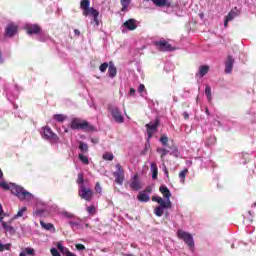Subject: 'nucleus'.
<instances>
[{
	"label": "nucleus",
	"instance_id": "15",
	"mask_svg": "<svg viewBox=\"0 0 256 256\" xmlns=\"http://www.w3.org/2000/svg\"><path fill=\"white\" fill-rule=\"evenodd\" d=\"M233 65H235V59L233 56H228L225 62V73L229 75L233 71Z\"/></svg>",
	"mask_w": 256,
	"mask_h": 256
},
{
	"label": "nucleus",
	"instance_id": "32",
	"mask_svg": "<svg viewBox=\"0 0 256 256\" xmlns=\"http://www.w3.org/2000/svg\"><path fill=\"white\" fill-rule=\"evenodd\" d=\"M47 39H49V35L45 34V32H43V30L38 34L37 40L38 41H47Z\"/></svg>",
	"mask_w": 256,
	"mask_h": 256
},
{
	"label": "nucleus",
	"instance_id": "23",
	"mask_svg": "<svg viewBox=\"0 0 256 256\" xmlns=\"http://www.w3.org/2000/svg\"><path fill=\"white\" fill-rule=\"evenodd\" d=\"M138 201H141L142 203H147L151 200V196L145 192H140L137 196Z\"/></svg>",
	"mask_w": 256,
	"mask_h": 256
},
{
	"label": "nucleus",
	"instance_id": "3",
	"mask_svg": "<svg viewBox=\"0 0 256 256\" xmlns=\"http://www.w3.org/2000/svg\"><path fill=\"white\" fill-rule=\"evenodd\" d=\"M160 193H162L163 197H165L166 200H163V198L159 196H153L152 201H156L160 206L159 207H173V203H171V191L167 186L162 185L159 189Z\"/></svg>",
	"mask_w": 256,
	"mask_h": 256
},
{
	"label": "nucleus",
	"instance_id": "61",
	"mask_svg": "<svg viewBox=\"0 0 256 256\" xmlns=\"http://www.w3.org/2000/svg\"><path fill=\"white\" fill-rule=\"evenodd\" d=\"M1 177H3V171H1V169H0V179H1Z\"/></svg>",
	"mask_w": 256,
	"mask_h": 256
},
{
	"label": "nucleus",
	"instance_id": "47",
	"mask_svg": "<svg viewBox=\"0 0 256 256\" xmlns=\"http://www.w3.org/2000/svg\"><path fill=\"white\" fill-rule=\"evenodd\" d=\"M75 247L77 251H85V245L83 244H76Z\"/></svg>",
	"mask_w": 256,
	"mask_h": 256
},
{
	"label": "nucleus",
	"instance_id": "52",
	"mask_svg": "<svg viewBox=\"0 0 256 256\" xmlns=\"http://www.w3.org/2000/svg\"><path fill=\"white\" fill-rule=\"evenodd\" d=\"M143 193H151V186H147Z\"/></svg>",
	"mask_w": 256,
	"mask_h": 256
},
{
	"label": "nucleus",
	"instance_id": "57",
	"mask_svg": "<svg viewBox=\"0 0 256 256\" xmlns=\"http://www.w3.org/2000/svg\"><path fill=\"white\" fill-rule=\"evenodd\" d=\"M205 113H206V115H211V113L209 112V108L205 109Z\"/></svg>",
	"mask_w": 256,
	"mask_h": 256
},
{
	"label": "nucleus",
	"instance_id": "21",
	"mask_svg": "<svg viewBox=\"0 0 256 256\" xmlns=\"http://www.w3.org/2000/svg\"><path fill=\"white\" fill-rule=\"evenodd\" d=\"M68 224L70 225L71 229H73L74 231H77V229H83L80 219L71 220L68 222Z\"/></svg>",
	"mask_w": 256,
	"mask_h": 256
},
{
	"label": "nucleus",
	"instance_id": "18",
	"mask_svg": "<svg viewBox=\"0 0 256 256\" xmlns=\"http://www.w3.org/2000/svg\"><path fill=\"white\" fill-rule=\"evenodd\" d=\"M108 76L110 79H115V77H117V67H115V64L111 61L109 62Z\"/></svg>",
	"mask_w": 256,
	"mask_h": 256
},
{
	"label": "nucleus",
	"instance_id": "43",
	"mask_svg": "<svg viewBox=\"0 0 256 256\" xmlns=\"http://www.w3.org/2000/svg\"><path fill=\"white\" fill-rule=\"evenodd\" d=\"M107 67L109 68V63L104 62L100 65L99 70L101 73H105L107 71Z\"/></svg>",
	"mask_w": 256,
	"mask_h": 256
},
{
	"label": "nucleus",
	"instance_id": "1",
	"mask_svg": "<svg viewBox=\"0 0 256 256\" xmlns=\"http://www.w3.org/2000/svg\"><path fill=\"white\" fill-rule=\"evenodd\" d=\"M0 187L5 191H11L13 195L18 197L20 201H33L34 196L31 192L25 190V188L16 185L15 183H7L5 181L0 182Z\"/></svg>",
	"mask_w": 256,
	"mask_h": 256
},
{
	"label": "nucleus",
	"instance_id": "17",
	"mask_svg": "<svg viewBox=\"0 0 256 256\" xmlns=\"http://www.w3.org/2000/svg\"><path fill=\"white\" fill-rule=\"evenodd\" d=\"M83 15L87 16V15H92V17H94V21L95 23L98 25L99 24V11L95 10V8L91 7L89 10H87L86 12H83Z\"/></svg>",
	"mask_w": 256,
	"mask_h": 256
},
{
	"label": "nucleus",
	"instance_id": "59",
	"mask_svg": "<svg viewBox=\"0 0 256 256\" xmlns=\"http://www.w3.org/2000/svg\"><path fill=\"white\" fill-rule=\"evenodd\" d=\"M173 101H174L175 103H177L178 99H177L176 96L173 97Z\"/></svg>",
	"mask_w": 256,
	"mask_h": 256
},
{
	"label": "nucleus",
	"instance_id": "48",
	"mask_svg": "<svg viewBox=\"0 0 256 256\" xmlns=\"http://www.w3.org/2000/svg\"><path fill=\"white\" fill-rule=\"evenodd\" d=\"M138 93H141V94L145 93V85H143V84L139 85Z\"/></svg>",
	"mask_w": 256,
	"mask_h": 256
},
{
	"label": "nucleus",
	"instance_id": "20",
	"mask_svg": "<svg viewBox=\"0 0 256 256\" xmlns=\"http://www.w3.org/2000/svg\"><path fill=\"white\" fill-rule=\"evenodd\" d=\"M156 7H171L169 0H150Z\"/></svg>",
	"mask_w": 256,
	"mask_h": 256
},
{
	"label": "nucleus",
	"instance_id": "5",
	"mask_svg": "<svg viewBox=\"0 0 256 256\" xmlns=\"http://www.w3.org/2000/svg\"><path fill=\"white\" fill-rule=\"evenodd\" d=\"M42 135V139H46L47 141H51L52 143H59V136L51 130V127H42L40 131Z\"/></svg>",
	"mask_w": 256,
	"mask_h": 256
},
{
	"label": "nucleus",
	"instance_id": "27",
	"mask_svg": "<svg viewBox=\"0 0 256 256\" xmlns=\"http://www.w3.org/2000/svg\"><path fill=\"white\" fill-rule=\"evenodd\" d=\"M90 5H91V2L89 0H82L80 2V7L81 9H83L84 13H86V11L91 9Z\"/></svg>",
	"mask_w": 256,
	"mask_h": 256
},
{
	"label": "nucleus",
	"instance_id": "29",
	"mask_svg": "<svg viewBox=\"0 0 256 256\" xmlns=\"http://www.w3.org/2000/svg\"><path fill=\"white\" fill-rule=\"evenodd\" d=\"M79 149L83 155V153H87V151H89V145H87V143H85V142H80Z\"/></svg>",
	"mask_w": 256,
	"mask_h": 256
},
{
	"label": "nucleus",
	"instance_id": "49",
	"mask_svg": "<svg viewBox=\"0 0 256 256\" xmlns=\"http://www.w3.org/2000/svg\"><path fill=\"white\" fill-rule=\"evenodd\" d=\"M129 95L130 97H135V88H130Z\"/></svg>",
	"mask_w": 256,
	"mask_h": 256
},
{
	"label": "nucleus",
	"instance_id": "24",
	"mask_svg": "<svg viewBox=\"0 0 256 256\" xmlns=\"http://www.w3.org/2000/svg\"><path fill=\"white\" fill-rule=\"evenodd\" d=\"M150 171L152 173V179H157V175H159V169L157 168V164L155 162L150 164Z\"/></svg>",
	"mask_w": 256,
	"mask_h": 256
},
{
	"label": "nucleus",
	"instance_id": "34",
	"mask_svg": "<svg viewBox=\"0 0 256 256\" xmlns=\"http://www.w3.org/2000/svg\"><path fill=\"white\" fill-rule=\"evenodd\" d=\"M239 13L235 12V10H231L228 15L226 16L228 21H233L235 17H237Z\"/></svg>",
	"mask_w": 256,
	"mask_h": 256
},
{
	"label": "nucleus",
	"instance_id": "62",
	"mask_svg": "<svg viewBox=\"0 0 256 256\" xmlns=\"http://www.w3.org/2000/svg\"><path fill=\"white\" fill-rule=\"evenodd\" d=\"M231 248H232V249H235V244H232V245H231Z\"/></svg>",
	"mask_w": 256,
	"mask_h": 256
},
{
	"label": "nucleus",
	"instance_id": "26",
	"mask_svg": "<svg viewBox=\"0 0 256 256\" xmlns=\"http://www.w3.org/2000/svg\"><path fill=\"white\" fill-rule=\"evenodd\" d=\"M164 209H171V207H163V206H158L155 208L154 213L157 217H163V213H165Z\"/></svg>",
	"mask_w": 256,
	"mask_h": 256
},
{
	"label": "nucleus",
	"instance_id": "44",
	"mask_svg": "<svg viewBox=\"0 0 256 256\" xmlns=\"http://www.w3.org/2000/svg\"><path fill=\"white\" fill-rule=\"evenodd\" d=\"M25 255H32V256H34L35 255V250L33 249V248H30V247H28V248H25Z\"/></svg>",
	"mask_w": 256,
	"mask_h": 256
},
{
	"label": "nucleus",
	"instance_id": "33",
	"mask_svg": "<svg viewBox=\"0 0 256 256\" xmlns=\"http://www.w3.org/2000/svg\"><path fill=\"white\" fill-rule=\"evenodd\" d=\"M3 251H11V243H0V253H3Z\"/></svg>",
	"mask_w": 256,
	"mask_h": 256
},
{
	"label": "nucleus",
	"instance_id": "35",
	"mask_svg": "<svg viewBox=\"0 0 256 256\" xmlns=\"http://www.w3.org/2000/svg\"><path fill=\"white\" fill-rule=\"evenodd\" d=\"M78 158L80 159V161L82 163H84V165H89V158L87 156L83 155V153H80L78 155Z\"/></svg>",
	"mask_w": 256,
	"mask_h": 256
},
{
	"label": "nucleus",
	"instance_id": "9",
	"mask_svg": "<svg viewBox=\"0 0 256 256\" xmlns=\"http://www.w3.org/2000/svg\"><path fill=\"white\" fill-rule=\"evenodd\" d=\"M113 175L115 177V183L123 185V181H125V170H123L121 164H116V171Z\"/></svg>",
	"mask_w": 256,
	"mask_h": 256
},
{
	"label": "nucleus",
	"instance_id": "51",
	"mask_svg": "<svg viewBox=\"0 0 256 256\" xmlns=\"http://www.w3.org/2000/svg\"><path fill=\"white\" fill-rule=\"evenodd\" d=\"M3 219V206L0 204V221Z\"/></svg>",
	"mask_w": 256,
	"mask_h": 256
},
{
	"label": "nucleus",
	"instance_id": "7",
	"mask_svg": "<svg viewBox=\"0 0 256 256\" xmlns=\"http://www.w3.org/2000/svg\"><path fill=\"white\" fill-rule=\"evenodd\" d=\"M177 237L178 239H181L188 245L190 249H193L195 247V241L193 240V235H191L189 232H185L183 230L177 231Z\"/></svg>",
	"mask_w": 256,
	"mask_h": 256
},
{
	"label": "nucleus",
	"instance_id": "13",
	"mask_svg": "<svg viewBox=\"0 0 256 256\" xmlns=\"http://www.w3.org/2000/svg\"><path fill=\"white\" fill-rule=\"evenodd\" d=\"M130 188L132 189V191H141V189H143V184L139 179V175L135 174L132 177V180L130 182Z\"/></svg>",
	"mask_w": 256,
	"mask_h": 256
},
{
	"label": "nucleus",
	"instance_id": "38",
	"mask_svg": "<svg viewBox=\"0 0 256 256\" xmlns=\"http://www.w3.org/2000/svg\"><path fill=\"white\" fill-rule=\"evenodd\" d=\"M114 157L115 156H113V153H111V152H106L103 154V159L105 161H113Z\"/></svg>",
	"mask_w": 256,
	"mask_h": 256
},
{
	"label": "nucleus",
	"instance_id": "53",
	"mask_svg": "<svg viewBox=\"0 0 256 256\" xmlns=\"http://www.w3.org/2000/svg\"><path fill=\"white\" fill-rule=\"evenodd\" d=\"M229 21L227 18L224 20V27L227 28L229 26Z\"/></svg>",
	"mask_w": 256,
	"mask_h": 256
},
{
	"label": "nucleus",
	"instance_id": "12",
	"mask_svg": "<svg viewBox=\"0 0 256 256\" xmlns=\"http://www.w3.org/2000/svg\"><path fill=\"white\" fill-rule=\"evenodd\" d=\"M137 29V20L131 18L123 23L122 33H127V31H135Z\"/></svg>",
	"mask_w": 256,
	"mask_h": 256
},
{
	"label": "nucleus",
	"instance_id": "46",
	"mask_svg": "<svg viewBox=\"0 0 256 256\" xmlns=\"http://www.w3.org/2000/svg\"><path fill=\"white\" fill-rule=\"evenodd\" d=\"M95 191L96 193H99V195H101L103 188H101V184L99 182L96 183L95 185Z\"/></svg>",
	"mask_w": 256,
	"mask_h": 256
},
{
	"label": "nucleus",
	"instance_id": "54",
	"mask_svg": "<svg viewBox=\"0 0 256 256\" xmlns=\"http://www.w3.org/2000/svg\"><path fill=\"white\" fill-rule=\"evenodd\" d=\"M183 117H184V119H189V113L183 112Z\"/></svg>",
	"mask_w": 256,
	"mask_h": 256
},
{
	"label": "nucleus",
	"instance_id": "63",
	"mask_svg": "<svg viewBox=\"0 0 256 256\" xmlns=\"http://www.w3.org/2000/svg\"><path fill=\"white\" fill-rule=\"evenodd\" d=\"M210 139H212V141H215V137H210Z\"/></svg>",
	"mask_w": 256,
	"mask_h": 256
},
{
	"label": "nucleus",
	"instance_id": "14",
	"mask_svg": "<svg viewBox=\"0 0 256 256\" xmlns=\"http://www.w3.org/2000/svg\"><path fill=\"white\" fill-rule=\"evenodd\" d=\"M25 29L27 31L28 35H39L43 30L41 29V26L37 24H27L25 26Z\"/></svg>",
	"mask_w": 256,
	"mask_h": 256
},
{
	"label": "nucleus",
	"instance_id": "22",
	"mask_svg": "<svg viewBox=\"0 0 256 256\" xmlns=\"http://www.w3.org/2000/svg\"><path fill=\"white\" fill-rule=\"evenodd\" d=\"M0 223L7 233H10V235H15V228L13 226L8 225L7 222L3 221V219L0 220Z\"/></svg>",
	"mask_w": 256,
	"mask_h": 256
},
{
	"label": "nucleus",
	"instance_id": "39",
	"mask_svg": "<svg viewBox=\"0 0 256 256\" xmlns=\"http://www.w3.org/2000/svg\"><path fill=\"white\" fill-rule=\"evenodd\" d=\"M156 151H157V153L161 154L162 159H163V157L167 156L169 153V150H167L165 148H157Z\"/></svg>",
	"mask_w": 256,
	"mask_h": 256
},
{
	"label": "nucleus",
	"instance_id": "50",
	"mask_svg": "<svg viewBox=\"0 0 256 256\" xmlns=\"http://www.w3.org/2000/svg\"><path fill=\"white\" fill-rule=\"evenodd\" d=\"M163 172L166 175V177L169 178V170H167V166H164Z\"/></svg>",
	"mask_w": 256,
	"mask_h": 256
},
{
	"label": "nucleus",
	"instance_id": "31",
	"mask_svg": "<svg viewBox=\"0 0 256 256\" xmlns=\"http://www.w3.org/2000/svg\"><path fill=\"white\" fill-rule=\"evenodd\" d=\"M187 173H189L188 169H184L179 173V179L181 183H185V177H187Z\"/></svg>",
	"mask_w": 256,
	"mask_h": 256
},
{
	"label": "nucleus",
	"instance_id": "19",
	"mask_svg": "<svg viewBox=\"0 0 256 256\" xmlns=\"http://www.w3.org/2000/svg\"><path fill=\"white\" fill-rule=\"evenodd\" d=\"M209 73V66L208 65H202L199 67L198 73L196 74V77H199V79H203L205 75Z\"/></svg>",
	"mask_w": 256,
	"mask_h": 256
},
{
	"label": "nucleus",
	"instance_id": "28",
	"mask_svg": "<svg viewBox=\"0 0 256 256\" xmlns=\"http://www.w3.org/2000/svg\"><path fill=\"white\" fill-rule=\"evenodd\" d=\"M54 121H57L58 123H63V121H66L67 116L63 114H55L53 116Z\"/></svg>",
	"mask_w": 256,
	"mask_h": 256
},
{
	"label": "nucleus",
	"instance_id": "2",
	"mask_svg": "<svg viewBox=\"0 0 256 256\" xmlns=\"http://www.w3.org/2000/svg\"><path fill=\"white\" fill-rule=\"evenodd\" d=\"M77 185H79L78 189V195L81 197V199H84V201H93V190L91 187L87 186L85 184V178L83 176V173L78 174V178L76 180Z\"/></svg>",
	"mask_w": 256,
	"mask_h": 256
},
{
	"label": "nucleus",
	"instance_id": "55",
	"mask_svg": "<svg viewBox=\"0 0 256 256\" xmlns=\"http://www.w3.org/2000/svg\"><path fill=\"white\" fill-rule=\"evenodd\" d=\"M74 33H75V35H78V36L81 35V31H79V29H75V30H74Z\"/></svg>",
	"mask_w": 256,
	"mask_h": 256
},
{
	"label": "nucleus",
	"instance_id": "6",
	"mask_svg": "<svg viewBox=\"0 0 256 256\" xmlns=\"http://www.w3.org/2000/svg\"><path fill=\"white\" fill-rule=\"evenodd\" d=\"M108 111L116 123H125L123 113H121V109H119L117 106L113 104L108 105Z\"/></svg>",
	"mask_w": 256,
	"mask_h": 256
},
{
	"label": "nucleus",
	"instance_id": "10",
	"mask_svg": "<svg viewBox=\"0 0 256 256\" xmlns=\"http://www.w3.org/2000/svg\"><path fill=\"white\" fill-rule=\"evenodd\" d=\"M146 129H147V135L148 139H151L155 133H157L159 129V119H156L155 122H150L146 124Z\"/></svg>",
	"mask_w": 256,
	"mask_h": 256
},
{
	"label": "nucleus",
	"instance_id": "56",
	"mask_svg": "<svg viewBox=\"0 0 256 256\" xmlns=\"http://www.w3.org/2000/svg\"><path fill=\"white\" fill-rule=\"evenodd\" d=\"M4 62V60H3V54L1 53V51H0V63H3Z\"/></svg>",
	"mask_w": 256,
	"mask_h": 256
},
{
	"label": "nucleus",
	"instance_id": "4",
	"mask_svg": "<svg viewBox=\"0 0 256 256\" xmlns=\"http://www.w3.org/2000/svg\"><path fill=\"white\" fill-rule=\"evenodd\" d=\"M70 127L73 130H79V131H95V127L93 125L89 124L87 120H84L81 122L79 118L72 119L70 123Z\"/></svg>",
	"mask_w": 256,
	"mask_h": 256
},
{
	"label": "nucleus",
	"instance_id": "37",
	"mask_svg": "<svg viewBox=\"0 0 256 256\" xmlns=\"http://www.w3.org/2000/svg\"><path fill=\"white\" fill-rule=\"evenodd\" d=\"M205 95H206L209 103H211V99H213V97L211 96V86H206Z\"/></svg>",
	"mask_w": 256,
	"mask_h": 256
},
{
	"label": "nucleus",
	"instance_id": "45",
	"mask_svg": "<svg viewBox=\"0 0 256 256\" xmlns=\"http://www.w3.org/2000/svg\"><path fill=\"white\" fill-rule=\"evenodd\" d=\"M63 217H66V219H75V215L69 212H62Z\"/></svg>",
	"mask_w": 256,
	"mask_h": 256
},
{
	"label": "nucleus",
	"instance_id": "42",
	"mask_svg": "<svg viewBox=\"0 0 256 256\" xmlns=\"http://www.w3.org/2000/svg\"><path fill=\"white\" fill-rule=\"evenodd\" d=\"M86 211L89 213V215H95V213H97L94 205L87 207Z\"/></svg>",
	"mask_w": 256,
	"mask_h": 256
},
{
	"label": "nucleus",
	"instance_id": "64",
	"mask_svg": "<svg viewBox=\"0 0 256 256\" xmlns=\"http://www.w3.org/2000/svg\"><path fill=\"white\" fill-rule=\"evenodd\" d=\"M125 256H133L132 254H126Z\"/></svg>",
	"mask_w": 256,
	"mask_h": 256
},
{
	"label": "nucleus",
	"instance_id": "16",
	"mask_svg": "<svg viewBox=\"0 0 256 256\" xmlns=\"http://www.w3.org/2000/svg\"><path fill=\"white\" fill-rule=\"evenodd\" d=\"M5 33L7 37H13L17 33V26L13 23L8 24L5 29Z\"/></svg>",
	"mask_w": 256,
	"mask_h": 256
},
{
	"label": "nucleus",
	"instance_id": "58",
	"mask_svg": "<svg viewBox=\"0 0 256 256\" xmlns=\"http://www.w3.org/2000/svg\"><path fill=\"white\" fill-rule=\"evenodd\" d=\"M19 256H27V254H25V252H20Z\"/></svg>",
	"mask_w": 256,
	"mask_h": 256
},
{
	"label": "nucleus",
	"instance_id": "41",
	"mask_svg": "<svg viewBox=\"0 0 256 256\" xmlns=\"http://www.w3.org/2000/svg\"><path fill=\"white\" fill-rule=\"evenodd\" d=\"M25 211H27V207H23L22 209H20L18 213L13 216V219H19V217H21L23 213H25Z\"/></svg>",
	"mask_w": 256,
	"mask_h": 256
},
{
	"label": "nucleus",
	"instance_id": "30",
	"mask_svg": "<svg viewBox=\"0 0 256 256\" xmlns=\"http://www.w3.org/2000/svg\"><path fill=\"white\" fill-rule=\"evenodd\" d=\"M120 3L122 5L121 11L125 12L129 8V5L131 4V0H120Z\"/></svg>",
	"mask_w": 256,
	"mask_h": 256
},
{
	"label": "nucleus",
	"instance_id": "36",
	"mask_svg": "<svg viewBox=\"0 0 256 256\" xmlns=\"http://www.w3.org/2000/svg\"><path fill=\"white\" fill-rule=\"evenodd\" d=\"M57 249L60 250V253H62V255H64L69 250V248L63 246L61 242H58Z\"/></svg>",
	"mask_w": 256,
	"mask_h": 256
},
{
	"label": "nucleus",
	"instance_id": "60",
	"mask_svg": "<svg viewBox=\"0 0 256 256\" xmlns=\"http://www.w3.org/2000/svg\"><path fill=\"white\" fill-rule=\"evenodd\" d=\"M64 133H69V130L66 127H64Z\"/></svg>",
	"mask_w": 256,
	"mask_h": 256
},
{
	"label": "nucleus",
	"instance_id": "40",
	"mask_svg": "<svg viewBox=\"0 0 256 256\" xmlns=\"http://www.w3.org/2000/svg\"><path fill=\"white\" fill-rule=\"evenodd\" d=\"M160 143H162L164 147H167V144L169 143V138L167 137V135H162L160 137Z\"/></svg>",
	"mask_w": 256,
	"mask_h": 256
},
{
	"label": "nucleus",
	"instance_id": "25",
	"mask_svg": "<svg viewBox=\"0 0 256 256\" xmlns=\"http://www.w3.org/2000/svg\"><path fill=\"white\" fill-rule=\"evenodd\" d=\"M40 225L42 229H45L46 231H53V233H55V226L52 223H45L41 221Z\"/></svg>",
	"mask_w": 256,
	"mask_h": 256
},
{
	"label": "nucleus",
	"instance_id": "11",
	"mask_svg": "<svg viewBox=\"0 0 256 256\" xmlns=\"http://www.w3.org/2000/svg\"><path fill=\"white\" fill-rule=\"evenodd\" d=\"M154 45L159 49V51H175V48L167 40H159L154 42Z\"/></svg>",
	"mask_w": 256,
	"mask_h": 256
},
{
	"label": "nucleus",
	"instance_id": "8",
	"mask_svg": "<svg viewBox=\"0 0 256 256\" xmlns=\"http://www.w3.org/2000/svg\"><path fill=\"white\" fill-rule=\"evenodd\" d=\"M177 237L178 239H181L188 245L190 249H193L195 247V241L193 240V235H191L189 232H185L183 230L177 231Z\"/></svg>",
	"mask_w": 256,
	"mask_h": 256
}]
</instances>
